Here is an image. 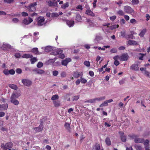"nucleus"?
I'll use <instances>...</instances> for the list:
<instances>
[{
  "instance_id": "f257e3e1",
  "label": "nucleus",
  "mask_w": 150,
  "mask_h": 150,
  "mask_svg": "<svg viewBox=\"0 0 150 150\" xmlns=\"http://www.w3.org/2000/svg\"><path fill=\"white\" fill-rule=\"evenodd\" d=\"M37 5V2H35L33 3H31L28 6H25V7L27 8L29 11L33 12L36 10V6Z\"/></svg>"
},
{
  "instance_id": "f03ea898",
  "label": "nucleus",
  "mask_w": 150,
  "mask_h": 150,
  "mask_svg": "<svg viewBox=\"0 0 150 150\" xmlns=\"http://www.w3.org/2000/svg\"><path fill=\"white\" fill-rule=\"evenodd\" d=\"M45 19L44 17L40 16L37 18V25L38 26L42 25L44 24Z\"/></svg>"
},
{
  "instance_id": "7ed1b4c3",
  "label": "nucleus",
  "mask_w": 150,
  "mask_h": 150,
  "mask_svg": "<svg viewBox=\"0 0 150 150\" xmlns=\"http://www.w3.org/2000/svg\"><path fill=\"white\" fill-rule=\"evenodd\" d=\"M21 81L24 85L28 87L30 86L32 84L31 81L27 79H23Z\"/></svg>"
},
{
  "instance_id": "20e7f679",
  "label": "nucleus",
  "mask_w": 150,
  "mask_h": 150,
  "mask_svg": "<svg viewBox=\"0 0 150 150\" xmlns=\"http://www.w3.org/2000/svg\"><path fill=\"white\" fill-rule=\"evenodd\" d=\"M124 10L125 12L131 13H134V10L132 8L128 6H127L124 7Z\"/></svg>"
},
{
  "instance_id": "39448f33",
  "label": "nucleus",
  "mask_w": 150,
  "mask_h": 150,
  "mask_svg": "<svg viewBox=\"0 0 150 150\" xmlns=\"http://www.w3.org/2000/svg\"><path fill=\"white\" fill-rule=\"evenodd\" d=\"M21 95V93L17 91L13 92L11 96L10 99H16L19 98Z\"/></svg>"
},
{
  "instance_id": "423d86ee",
  "label": "nucleus",
  "mask_w": 150,
  "mask_h": 150,
  "mask_svg": "<svg viewBox=\"0 0 150 150\" xmlns=\"http://www.w3.org/2000/svg\"><path fill=\"white\" fill-rule=\"evenodd\" d=\"M119 134L120 135V139L122 141L124 142H125L126 141L127 137L126 135L124 133L119 132Z\"/></svg>"
},
{
  "instance_id": "0eeeda50",
  "label": "nucleus",
  "mask_w": 150,
  "mask_h": 150,
  "mask_svg": "<svg viewBox=\"0 0 150 150\" xmlns=\"http://www.w3.org/2000/svg\"><path fill=\"white\" fill-rule=\"evenodd\" d=\"M129 58V56L127 53L123 54L120 57V59L122 61H126Z\"/></svg>"
},
{
  "instance_id": "6e6552de",
  "label": "nucleus",
  "mask_w": 150,
  "mask_h": 150,
  "mask_svg": "<svg viewBox=\"0 0 150 150\" xmlns=\"http://www.w3.org/2000/svg\"><path fill=\"white\" fill-rule=\"evenodd\" d=\"M63 52V50L60 49H59L54 51L52 52L51 54L54 55H57L61 54Z\"/></svg>"
},
{
  "instance_id": "1a4fd4ad",
  "label": "nucleus",
  "mask_w": 150,
  "mask_h": 150,
  "mask_svg": "<svg viewBox=\"0 0 150 150\" xmlns=\"http://www.w3.org/2000/svg\"><path fill=\"white\" fill-rule=\"evenodd\" d=\"M83 73L81 72L79 73L78 71L74 72L73 74V76L75 78L77 79L79 77H82L83 76Z\"/></svg>"
},
{
  "instance_id": "9d476101",
  "label": "nucleus",
  "mask_w": 150,
  "mask_h": 150,
  "mask_svg": "<svg viewBox=\"0 0 150 150\" xmlns=\"http://www.w3.org/2000/svg\"><path fill=\"white\" fill-rule=\"evenodd\" d=\"M71 61V59L70 58H67L62 61V64L64 66H67L68 63Z\"/></svg>"
},
{
  "instance_id": "9b49d317",
  "label": "nucleus",
  "mask_w": 150,
  "mask_h": 150,
  "mask_svg": "<svg viewBox=\"0 0 150 150\" xmlns=\"http://www.w3.org/2000/svg\"><path fill=\"white\" fill-rule=\"evenodd\" d=\"M29 20L27 18L24 19L23 21V23L25 25H28L33 21V20L30 18H28Z\"/></svg>"
},
{
  "instance_id": "f8f14e48",
  "label": "nucleus",
  "mask_w": 150,
  "mask_h": 150,
  "mask_svg": "<svg viewBox=\"0 0 150 150\" xmlns=\"http://www.w3.org/2000/svg\"><path fill=\"white\" fill-rule=\"evenodd\" d=\"M85 13L86 15L92 17H94L95 16V14L90 9H87Z\"/></svg>"
},
{
  "instance_id": "ddd939ff",
  "label": "nucleus",
  "mask_w": 150,
  "mask_h": 150,
  "mask_svg": "<svg viewBox=\"0 0 150 150\" xmlns=\"http://www.w3.org/2000/svg\"><path fill=\"white\" fill-rule=\"evenodd\" d=\"M130 69L134 71H138L139 69L138 64H132L130 67Z\"/></svg>"
},
{
  "instance_id": "4468645a",
  "label": "nucleus",
  "mask_w": 150,
  "mask_h": 150,
  "mask_svg": "<svg viewBox=\"0 0 150 150\" xmlns=\"http://www.w3.org/2000/svg\"><path fill=\"white\" fill-rule=\"evenodd\" d=\"M48 5L50 6H56L57 5V2L55 1H50L48 2Z\"/></svg>"
},
{
  "instance_id": "2eb2a0df",
  "label": "nucleus",
  "mask_w": 150,
  "mask_h": 150,
  "mask_svg": "<svg viewBox=\"0 0 150 150\" xmlns=\"http://www.w3.org/2000/svg\"><path fill=\"white\" fill-rule=\"evenodd\" d=\"M8 108V106L7 103L3 105L0 104V110H6Z\"/></svg>"
},
{
  "instance_id": "dca6fc26",
  "label": "nucleus",
  "mask_w": 150,
  "mask_h": 150,
  "mask_svg": "<svg viewBox=\"0 0 150 150\" xmlns=\"http://www.w3.org/2000/svg\"><path fill=\"white\" fill-rule=\"evenodd\" d=\"M64 127L68 131V132L69 133L71 132V128L69 123L67 122H65L64 124Z\"/></svg>"
},
{
  "instance_id": "f3484780",
  "label": "nucleus",
  "mask_w": 150,
  "mask_h": 150,
  "mask_svg": "<svg viewBox=\"0 0 150 150\" xmlns=\"http://www.w3.org/2000/svg\"><path fill=\"white\" fill-rule=\"evenodd\" d=\"M33 71L37 73V74H42L45 73V71L43 70L38 69H34Z\"/></svg>"
},
{
  "instance_id": "a211bd4d",
  "label": "nucleus",
  "mask_w": 150,
  "mask_h": 150,
  "mask_svg": "<svg viewBox=\"0 0 150 150\" xmlns=\"http://www.w3.org/2000/svg\"><path fill=\"white\" fill-rule=\"evenodd\" d=\"M146 54H143L142 53H139L137 54V57L138 59L140 60H143L144 57L146 56Z\"/></svg>"
},
{
  "instance_id": "6ab92c4d",
  "label": "nucleus",
  "mask_w": 150,
  "mask_h": 150,
  "mask_svg": "<svg viewBox=\"0 0 150 150\" xmlns=\"http://www.w3.org/2000/svg\"><path fill=\"white\" fill-rule=\"evenodd\" d=\"M43 129V126L40 125L38 127H35L34 128V129L36 132H39L41 131Z\"/></svg>"
},
{
  "instance_id": "aec40b11",
  "label": "nucleus",
  "mask_w": 150,
  "mask_h": 150,
  "mask_svg": "<svg viewBox=\"0 0 150 150\" xmlns=\"http://www.w3.org/2000/svg\"><path fill=\"white\" fill-rule=\"evenodd\" d=\"M66 23L69 27L72 26L74 24V21L71 20H68L66 21Z\"/></svg>"
},
{
  "instance_id": "412c9836",
  "label": "nucleus",
  "mask_w": 150,
  "mask_h": 150,
  "mask_svg": "<svg viewBox=\"0 0 150 150\" xmlns=\"http://www.w3.org/2000/svg\"><path fill=\"white\" fill-rule=\"evenodd\" d=\"M13 146V144L11 142H8L5 144L6 150L12 148Z\"/></svg>"
},
{
  "instance_id": "4be33fe9",
  "label": "nucleus",
  "mask_w": 150,
  "mask_h": 150,
  "mask_svg": "<svg viewBox=\"0 0 150 150\" xmlns=\"http://www.w3.org/2000/svg\"><path fill=\"white\" fill-rule=\"evenodd\" d=\"M10 102L16 105H18L19 104V101L16 99H10Z\"/></svg>"
},
{
  "instance_id": "5701e85b",
  "label": "nucleus",
  "mask_w": 150,
  "mask_h": 150,
  "mask_svg": "<svg viewBox=\"0 0 150 150\" xmlns=\"http://www.w3.org/2000/svg\"><path fill=\"white\" fill-rule=\"evenodd\" d=\"M134 142L136 143H143L144 142V139L136 138L134 139Z\"/></svg>"
},
{
  "instance_id": "b1692460",
  "label": "nucleus",
  "mask_w": 150,
  "mask_h": 150,
  "mask_svg": "<svg viewBox=\"0 0 150 150\" xmlns=\"http://www.w3.org/2000/svg\"><path fill=\"white\" fill-rule=\"evenodd\" d=\"M53 103L55 107H58L60 106V102L58 100L54 101Z\"/></svg>"
},
{
  "instance_id": "393cba45",
  "label": "nucleus",
  "mask_w": 150,
  "mask_h": 150,
  "mask_svg": "<svg viewBox=\"0 0 150 150\" xmlns=\"http://www.w3.org/2000/svg\"><path fill=\"white\" fill-rule=\"evenodd\" d=\"M8 86L11 88L15 90H17L18 88V86L16 85L13 84H9Z\"/></svg>"
},
{
  "instance_id": "a878e982",
  "label": "nucleus",
  "mask_w": 150,
  "mask_h": 150,
  "mask_svg": "<svg viewBox=\"0 0 150 150\" xmlns=\"http://www.w3.org/2000/svg\"><path fill=\"white\" fill-rule=\"evenodd\" d=\"M128 43L130 45H137V42L135 41L129 40L128 41Z\"/></svg>"
},
{
  "instance_id": "bb28decb",
  "label": "nucleus",
  "mask_w": 150,
  "mask_h": 150,
  "mask_svg": "<svg viewBox=\"0 0 150 150\" xmlns=\"http://www.w3.org/2000/svg\"><path fill=\"white\" fill-rule=\"evenodd\" d=\"M146 32V28L143 29L141 31L140 33H139V36L141 37H143Z\"/></svg>"
},
{
  "instance_id": "cd10ccee",
  "label": "nucleus",
  "mask_w": 150,
  "mask_h": 150,
  "mask_svg": "<svg viewBox=\"0 0 150 150\" xmlns=\"http://www.w3.org/2000/svg\"><path fill=\"white\" fill-rule=\"evenodd\" d=\"M105 142L106 143V144L108 146H110L111 145V142L110 140V138L109 137H106L105 139Z\"/></svg>"
},
{
  "instance_id": "c85d7f7f",
  "label": "nucleus",
  "mask_w": 150,
  "mask_h": 150,
  "mask_svg": "<svg viewBox=\"0 0 150 150\" xmlns=\"http://www.w3.org/2000/svg\"><path fill=\"white\" fill-rule=\"evenodd\" d=\"M33 57V56L32 54H25L22 56L23 58H32Z\"/></svg>"
},
{
  "instance_id": "c756f323",
  "label": "nucleus",
  "mask_w": 150,
  "mask_h": 150,
  "mask_svg": "<svg viewBox=\"0 0 150 150\" xmlns=\"http://www.w3.org/2000/svg\"><path fill=\"white\" fill-rule=\"evenodd\" d=\"M10 46L7 44H4L2 46V48L5 50H7V49H8L10 47Z\"/></svg>"
},
{
  "instance_id": "7c9ffc66",
  "label": "nucleus",
  "mask_w": 150,
  "mask_h": 150,
  "mask_svg": "<svg viewBox=\"0 0 150 150\" xmlns=\"http://www.w3.org/2000/svg\"><path fill=\"white\" fill-rule=\"evenodd\" d=\"M69 6V3L68 2H66L62 5L61 6V8L63 9H65L66 8L68 7Z\"/></svg>"
},
{
  "instance_id": "2f4dec72",
  "label": "nucleus",
  "mask_w": 150,
  "mask_h": 150,
  "mask_svg": "<svg viewBox=\"0 0 150 150\" xmlns=\"http://www.w3.org/2000/svg\"><path fill=\"white\" fill-rule=\"evenodd\" d=\"M59 97L58 95H55L52 96L51 98V100L54 101L55 100H57L59 99Z\"/></svg>"
},
{
  "instance_id": "473e14b6",
  "label": "nucleus",
  "mask_w": 150,
  "mask_h": 150,
  "mask_svg": "<svg viewBox=\"0 0 150 150\" xmlns=\"http://www.w3.org/2000/svg\"><path fill=\"white\" fill-rule=\"evenodd\" d=\"M134 36L132 35H126L125 36V38L126 39L128 40L129 39H133L134 38Z\"/></svg>"
},
{
  "instance_id": "72a5a7b5",
  "label": "nucleus",
  "mask_w": 150,
  "mask_h": 150,
  "mask_svg": "<svg viewBox=\"0 0 150 150\" xmlns=\"http://www.w3.org/2000/svg\"><path fill=\"white\" fill-rule=\"evenodd\" d=\"M30 59L31 63L32 64H33L37 61V58L35 57H32Z\"/></svg>"
},
{
  "instance_id": "f704fd0d",
  "label": "nucleus",
  "mask_w": 150,
  "mask_h": 150,
  "mask_svg": "<svg viewBox=\"0 0 150 150\" xmlns=\"http://www.w3.org/2000/svg\"><path fill=\"white\" fill-rule=\"evenodd\" d=\"M32 51L35 54H38V48H33L32 49Z\"/></svg>"
},
{
  "instance_id": "c9c22d12",
  "label": "nucleus",
  "mask_w": 150,
  "mask_h": 150,
  "mask_svg": "<svg viewBox=\"0 0 150 150\" xmlns=\"http://www.w3.org/2000/svg\"><path fill=\"white\" fill-rule=\"evenodd\" d=\"M96 98V100L100 101L105 100V96H103L99 98Z\"/></svg>"
},
{
  "instance_id": "e433bc0d",
  "label": "nucleus",
  "mask_w": 150,
  "mask_h": 150,
  "mask_svg": "<svg viewBox=\"0 0 150 150\" xmlns=\"http://www.w3.org/2000/svg\"><path fill=\"white\" fill-rule=\"evenodd\" d=\"M90 62L88 61H85L84 62V64L87 67L90 66Z\"/></svg>"
},
{
  "instance_id": "4c0bfd02",
  "label": "nucleus",
  "mask_w": 150,
  "mask_h": 150,
  "mask_svg": "<svg viewBox=\"0 0 150 150\" xmlns=\"http://www.w3.org/2000/svg\"><path fill=\"white\" fill-rule=\"evenodd\" d=\"M80 81L81 83H85L87 82V80L84 78L81 77L80 79Z\"/></svg>"
},
{
  "instance_id": "58836bf2",
  "label": "nucleus",
  "mask_w": 150,
  "mask_h": 150,
  "mask_svg": "<svg viewBox=\"0 0 150 150\" xmlns=\"http://www.w3.org/2000/svg\"><path fill=\"white\" fill-rule=\"evenodd\" d=\"M43 63L41 62H39L37 64V66L38 68H40L43 66Z\"/></svg>"
},
{
  "instance_id": "ea45409f",
  "label": "nucleus",
  "mask_w": 150,
  "mask_h": 150,
  "mask_svg": "<svg viewBox=\"0 0 150 150\" xmlns=\"http://www.w3.org/2000/svg\"><path fill=\"white\" fill-rule=\"evenodd\" d=\"M117 13L120 16H123L124 15V12L122 10H119L117 12Z\"/></svg>"
},
{
  "instance_id": "a19ab883",
  "label": "nucleus",
  "mask_w": 150,
  "mask_h": 150,
  "mask_svg": "<svg viewBox=\"0 0 150 150\" xmlns=\"http://www.w3.org/2000/svg\"><path fill=\"white\" fill-rule=\"evenodd\" d=\"M108 105V102H107V101L106 100L105 101H104L103 103L101 104L100 105V107H102L103 106H107V105Z\"/></svg>"
},
{
  "instance_id": "79ce46f5",
  "label": "nucleus",
  "mask_w": 150,
  "mask_h": 150,
  "mask_svg": "<svg viewBox=\"0 0 150 150\" xmlns=\"http://www.w3.org/2000/svg\"><path fill=\"white\" fill-rule=\"evenodd\" d=\"M132 2L133 4H137L139 2V0H132Z\"/></svg>"
},
{
  "instance_id": "37998d69",
  "label": "nucleus",
  "mask_w": 150,
  "mask_h": 150,
  "mask_svg": "<svg viewBox=\"0 0 150 150\" xmlns=\"http://www.w3.org/2000/svg\"><path fill=\"white\" fill-rule=\"evenodd\" d=\"M59 16V14L57 13H52L51 14V17H57Z\"/></svg>"
},
{
  "instance_id": "c03bdc74",
  "label": "nucleus",
  "mask_w": 150,
  "mask_h": 150,
  "mask_svg": "<svg viewBox=\"0 0 150 150\" xmlns=\"http://www.w3.org/2000/svg\"><path fill=\"white\" fill-rule=\"evenodd\" d=\"M79 98V95L75 96L73 97V100H77Z\"/></svg>"
},
{
  "instance_id": "a18cd8bd",
  "label": "nucleus",
  "mask_w": 150,
  "mask_h": 150,
  "mask_svg": "<svg viewBox=\"0 0 150 150\" xmlns=\"http://www.w3.org/2000/svg\"><path fill=\"white\" fill-rule=\"evenodd\" d=\"M8 71H9L8 69H5L4 70V71H3V73L5 75H8L9 74V73H8Z\"/></svg>"
},
{
  "instance_id": "49530a36",
  "label": "nucleus",
  "mask_w": 150,
  "mask_h": 150,
  "mask_svg": "<svg viewBox=\"0 0 150 150\" xmlns=\"http://www.w3.org/2000/svg\"><path fill=\"white\" fill-rule=\"evenodd\" d=\"M144 74L148 77L150 78V72H149L148 71H145Z\"/></svg>"
},
{
  "instance_id": "de8ad7c7",
  "label": "nucleus",
  "mask_w": 150,
  "mask_h": 150,
  "mask_svg": "<svg viewBox=\"0 0 150 150\" xmlns=\"http://www.w3.org/2000/svg\"><path fill=\"white\" fill-rule=\"evenodd\" d=\"M8 73L9 74L13 75L15 73V71L13 69H11L9 71Z\"/></svg>"
},
{
  "instance_id": "09e8293b",
  "label": "nucleus",
  "mask_w": 150,
  "mask_h": 150,
  "mask_svg": "<svg viewBox=\"0 0 150 150\" xmlns=\"http://www.w3.org/2000/svg\"><path fill=\"white\" fill-rule=\"evenodd\" d=\"M14 1V0H4V1L7 3H11Z\"/></svg>"
},
{
  "instance_id": "8fccbe9b",
  "label": "nucleus",
  "mask_w": 150,
  "mask_h": 150,
  "mask_svg": "<svg viewBox=\"0 0 150 150\" xmlns=\"http://www.w3.org/2000/svg\"><path fill=\"white\" fill-rule=\"evenodd\" d=\"M110 52L112 53H116L117 52V50L116 49L112 48Z\"/></svg>"
},
{
  "instance_id": "3c124183",
  "label": "nucleus",
  "mask_w": 150,
  "mask_h": 150,
  "mask_svg": "<svg viewBox=\"0 0 150 150\" xmlns=\"http://www.w3.org/2000/svg\"><path fill=\"white\" fill-rule=\"evenodd\" d=\"M58 74V72L57 71H53V76H56Z\"/></svg>"
},
{
  "instance_id": "603ef678",
  "label": "nucleus",
  "mask_w": 150,
  "mask_h": 150,
  "mask_svg": "<svg viewBox=\"0 0 150 150\" xmlns=\"http://www.w3.org/2000/svg\"><path fill=\"white\" fill-rule=\"evenodd\" d=\"M116 16H113L110 17V19L112 21H114L116 18Z\"/></svg>"
},
{
  "instance_id": "864d4df0",
  "label": "nucleus",
  "mask_w": 150,
  "mask_h": 150,
  "mask_svg": "<svg viewBox=\"0 0 150 150\" xmlns=\"http://www.w3.org/2000/svg\"><path fill=\"white\" fill-rule=\"evenodd\" d=\"M21 15L23 16H28V13L27 12H22L21 13Z\"/></svg>"
},
{
  "instance_id": "5fc2aeb1",
  "label": "nucleus",
  "mask_w": 150,
  "mask_h": 150,
  "mask_svg": "<svg viewBox=\"0 0 150 150\" xmlns=\"http://www.w3.org/2000/svg\"><path fill=\"white\" fill-rule=\"evenodd\" d=\"M100 146L99 144H97L95 146V150H100Z\"/></svg>"
},
{
  "instance_id": "6e6d98bb",
  "label": "nucleus",
  "mask_w": 150,
  "mask_h": 150,
  "mask_svg": "<svg viewBox=\"0 0 150 150\" xmlns=\"http://www.w3.org/2000/svg\"><path fill=\"white\" fill-rule=\"evenodd\" d=\"M116 4L118 5L119 6H120L121 4L123 3L122 1L121 0H119L118 2H115Z\"/></svg>"
},
{
  "instance_id": "4d7b16f0",
  "label": "nucleus",
  "mask_w": 150,
  "mask_h": 150,
  "mask_svg": "<svg viewBox=\"0 0 150 150\" xmlns=\"http://www.w3.org/2000/svg\"><path fill=\"white\" fill-rule=\"evenodd\" d=\"M16 71L17 73L19 74H21L22 71L21 69L20 68L17 69Z\"/></svg>"
},
{
  "instance_id": "13d9d810",
  "label": "nucleus",
  "mask_w": 150,
  "mask_h": 150,
  "mask_svg": "<svg viewBox=\"0 0 150 150\" xmlns=\"http://www.w3.org/2000/svg\"><path fill=\"white\" fill-rule=\"evenodd\" d=\"M120 33H121V36L123 38H124V37L125 38V36L126 35H125L126 33H125V32H121Z\"/></svg>"
},
{
  "instance_id": "bf43d9fd",
  "label": "nucleus",
  "mask_w": 150,
  "mask_h": 150,
  "mask_svg": "<svg viewBox=\"0 0 150 150\" xmlns=\"http://www.w3.org/2000/svg\"><path fill=\"white\" fill-rule=\"evenodd\" d=\"M76 9H80L82 10L83 9L82 6L81 5H78L76 7Z\"/></svg>"
},
{
  "instance_id": "052dcab7",
  "label": "nucleus",
  "mask_w": 150,
  "mask_h": 150,
  "mask_svg": "<svg viewBox=\"0 0 150 150\" xmlns=\"http://www.w3.org/2000/svg\"><path fill=\"white\" fill-rule=\"evenodd\" d=\"M66 73L64 71L62 72L61 74V76L62 77H65L66 76Z\"/></svg>"
},
{
  "instance_id": "680f3d73",
  "label": "nucleus",
  "mask_w": 150,
  "mask_h": 150,
  "mask_svg": "<svg viewBox=\"0 0 150 150\" xmlns=\"http://www.w3.org/2000/svg\"><path fill=\"white\" fill-rule=\"evenodd\" d=\"M59 57L62 59H63L65 57L64 55V54H59Z\"/></svg>"
},
{
  "instance_id": "e2e57ef3",
  "label": "nucleus",
  "mask_w": 150,
  "mask_h": 150,
  "mask_svg": "<svg viewBox=\"0 0 150 150\" xmlns=\"http://www.w3.org/2000/svg\"><path fill=\"white\" fill-rule=\"evenodd\" d=\"M89 74L92 77L94 75V72L92 71H89Z\"/></svg>"
},
{
  "instance_id": "0e129e2a",
  "label": "nucleus",
  "mask_w": 150,
  "mask_h": 150,
  "mask_svg": "<svg viewBox=\"0 0 150 150\" xmlns=\"http://www.w3.org/2000/svg\"><path fill=\"white\" fill-rule=\"evenodd\" d=\"M114 64L115 65L117 66L120 64V62L117 60H115Z\"/></svg>"
},
{
  "instance_id": "69168bd1",
  "label": "nucleus",
  "mask_w": 150,
  "mask_h": 150,
  "mask_svg": "<svg viewBox=\"0 0 150 150\" xmlns=\"http://www.w3.org/2000/svg\"><path fill=\"white\" fill-rule=\"evenodd\" d=\"M90 103H93L95 102V101L96 100V98H94L93 99H89Z\"/></svg>"
},
{
  "instance_id": "338daca9",
  "label": "nucleus",
  "mask_w": 150,
  "mask_h": 150,
  "mask_svg": "<svg viewBox=\"0 0 150 150\" xmlns=\"http://www.w3.org/2000/svg\"><path fill=\"white\" fill-rule=\"evenodd\" d=\"M149 142V141L148 139H146L144 142V145L146 146L148 144Z\"/></svg>"
},
{
  "instance_id": "774afa93",
  "label": "nucleus",
  "mask_w": 150,
  "mask_h": 150,
  "mask_svg": "<svg viewBox=\"0 0 150 150\" xmlns=\"http://www.w3.org/2000/svg\"><path fill=\"white\" fill-rule=\"evenodd\" d=\"M12 21L15 23H17L19 21V20L18 18H15L13 19Z\"/></svg>"
}]
</instances>
